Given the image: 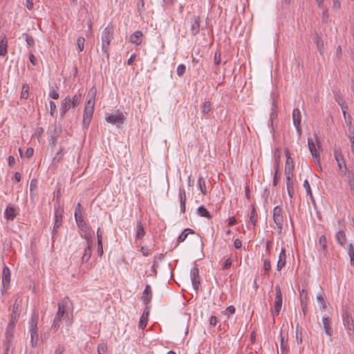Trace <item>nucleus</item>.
Masks as SVG:
<instances>
[{
    "label": "nucleus",
    "mask_w": 354,
    "mask_h": 354,
    "mask_svg": "<svg viewBox=\"0 0 354 354\" xmlns=\"http://www.w3.org/2000/svg\"><path fill=\"white\" fill-rule=\"evenodd\" d=\"M334 157L337 162L339 176L344 178L350 194L354 196V169H348L340 149L334 150Z\"/></svg>",
    "instance_id": "obj_1"
},
{
    "label": "nucleus",
    "mask_w": 354,
    "mask_h": 354,
    "mask_svg": "<svg viewBox=\"0 0 354 354\" xmlns=\"http://www.w3.org/2000/svg\"><path fill=\"white\" fill-rule=\"evenodd\" d=\"M96 89L92 88L88 93L87 100L85 103L82 124L84 128H88L93 118L95 106V96Z\"/></svg>",
    "instance_id": "obj_2"
},
{
    "label": "nucleus",
    "mask_w": 354,
    "mask_h": 354,
    "mask_svg": "<svg viewBox=\"0 0 354 354\" xmlns=\"http://www.w3.org/2000/svg\"><path fill=\"white\" fill-rule=\"evenodd\" d=\"M73 304L68 297H65L58 303V310L55 315L57 319H63L65 315L66 322L68 326H71L73 323Z\"/></svg>",
    "instance_id": "obj_3"
},
{
    "label": "nucleus",
    "mask_w": 354,
    "mask_h": 354,
    "mask_svg": "<svg viewBox=\"0 0 354 354\" xmlns=\"http://www.w3.org/2000/svg\"><path fill=\"white\" fill-rule=\"evenodd\" d=\"M113 26L109 24L101 33L102 51L106 55L108 59L109 57V46L113 39Z\"/></svg>",
    "instance_id": "obj_4"
},
{
    "label": "nucleus",
    "mask_w": 354,
    "mask_h": 354,
    "mask_svg": "<svg viewBox=\"0 0 354 354\" xmlns=\"http://www.w3.org/2000/svg\"><path fill=\"white\" fill-rule=\"evenodd\" d=\"M80 204L78 203L77 205V207L75 208V221L77 223V225L78 227L83 232H84L85 234H87L88 236L92 235L91 233V228L87 226L86 222L84 221L83 216L80 212Z\"/></svg>",
    "instance_id": "obj_5"
},
{
    "label": "nucleus",
    "mask_w": 354,
    "mask_h": 354,
    "mask_svg": "<svg viewBox=\"0 0 354 354\" xmlns=\"http://www.w3.org/2000/svg\"><path fill=\"white\" fill-rule=\"evenodd\" d=\"M273 220L277 225V230L279 234H281L283 229V211L280 206H276L273 209Z\"/></svg>",
    "instance_id": "obj_6"
},
{
    "label": "nucleus",
    "mask_w": 354,
    "mask_h": 354,
    "mask_svg": "<svg viewBox=\"0 0 354 354\" xmlns=\"http://www.w3.org/2000/svg\"><path fill=\"white\" fill-rule=\"evenodd\" d=\"M105 120L107 122L119 127L124 123L125 116L122 112L118 110L115 113L106 114Z\"/></svg>",
    "instance_id": "obj_7"
},
{
    "label": "nucleus",
    "mask_w": 354,
    "mask_h": 354,
    "mask_svg": "<svg viewBox=\"0 0 354 354\" xmlns=\"http://www.w3.org/2000/svg\"><path fill=\"white\" fill-rule=\"evenodd\" d=\"M48 133L50 134V138L48 140L49 144L53 148H54L56 146L57 140L62 133V128L57 124H54L49 128Z\"/></svg>",
    "instance_id": "obj_8"
},
{
    "label": "nucleus",
    "mask_w": 354,
    "mask_h": 354,
    "mask_svg": "<svg viewBox=\"0 0 354 354\" xmlns=\"http://www.w3.org/2000/svg\"><path fill=\"white\" fill-rule=\"evenodd\" d=\"M275 291H276V295H275V298H274V311L272 313L273 317L277 316L279 314V313L281 310L282 301H283L282 293H281V288H280L279 286H275Z\"/></svg>",
    "instance_id": "obj_9"
},
{
    "label": "nucleus",
    "mask_w": 354,
    "mask_h": 354,
    "mask_svg": "<svg viewBox=\"0 0 354 354\" xmlns=\"http://www.w3.org/2000/svg\"><path fill=\"white\" fill-rule=\"evenodd\" d=\"M201 19L198 16H192L187 21L192 36L196 35L200 31Z\"/></svg>",
    "instance_id": "obj_10"
},
{
    "label": "nucleus",
    "mask_w": 354,
    "mask_h": 354,
    "mask_svg": "<svg viewBox=\"0 0 354 354\" xmlns=\"http://www.w3.org/2000/svg\"><path fill=\"white\" fill-rule=\"evenodd\" d=\"M84 239L86 240L87 246L84 249V252L82 257V261L83 263L87 262L91 256V248L93 246V241H92V235L88 236L87 234H84Z\"/></svg>",
    "instance_id": "obj_11"
},
{
    "label": "nucleus",
    "mask_w": 354,
    "mask_h": 354,
    "mask_svg": "<svg viewBox=\"0 0 354 354\" xmlns=\"http://www.w3.org/2000/svg\"><path fill=\"white\" fill-rule=\"evenodd\" d=\"M192 284L194 289L197 291L201 285L199 270L196 266H194L190 271Z\"/></svg>",
    "instance_id": "obj_12"
},
{
    "label": "nucleus",
    "mask_w": 354,
    "mask_h": 354,
    "mask_svg": "<svg viewBox=\"0 0 354 354\" xmlns=\"http://www.w3.org/2000/svg\"><path fill=\"white\" fill-rule=\"evenodd\" d=\"M292 120L293 124L296 128L299 136L301 134V115L299 109H294L292 111Z\"/></svg>",
    "instance_id": "obj_13"
},
{
    "label": "nucleus",
    "mask_w": 354,
    "mask_h": 354,
    "mask_svg": "<svg viewBox=\"0 0 354 354\" xmlns=\"http://www.w3.org/2000/svg\"><path fill=\"white\" fill-rule=\"evenodd\" d=\"M16 323L13 322H10L7 326L6 330V346H10L12 343V339L14 337V333Z\"/></svg>",
    "instance_id": "obj_14"
},
{
    "label": "nucleus",
    "mask_w": 354,
    "mask_h": 354,
    "mask_svg": "<svg viewBox=\"0 0 354 354\" xmlns=\"http://www.w3.org/2000/svg\"><path fill=\"white\" fill-rule=\"evenodd\" d=\"M342 317L346 329L352 331L354 329V322L351 314L346 311L342 315Z\"/></svg>",
    "instance_id": "obj_15"
},
{
    "label": "nucleus",
    "mask_w": 354,
    "mask_h": 354,
    "mask_svg": "<svg viewBox=\"0 0 354 354\" xmlns=\"http://www.w3.org/2000/svg\"><path fill=\"white\" fill-rule=\"evenodd\" d=\"M20 304L16 300L12 306V313L10 315V321L17 323L21 313Z\"/></svg>",
    "instance_id": "obj_16"
},
{
    "label": "nucleus",
    "mask_w": 354,
    "mask_h": 354,
    "mask_svg": "<svg viewBox=\"0 0 354 354\" xmlns=\"http://www.w3.org/2000/svg\"><path fill=\"white\" fill-rule=\"evenodd\" d=\"M323 329L326 335L328 337L333 335V329L331 328L332 320L329 317H322Z\"/></svg>",
    "instance_id": "obj_17"
},
{
    "label": "nucleus",
    "mask_w": 354,
    "mask_h": 354,
    "mask_svg": "<svg viewBox=\"0 0 354 354\" xmlns=\"http://www.w3.org/2000/svg\"><path fill=\"white\" fill-rule=\"evenodd\" d=\"M152 299V291L150 285L147 284L145 286L144 291L142 293L141 299L145 305L149 304Z\"/></svg>",
    "instance_id": "obj_18"
},
{
    "label": "nucleus",
    "mask_w": 354,
    "mask_h": 354,
    "mask_svg": "<svg viewBox=\"0 0 354 354\" xmlns=\"http://www.w3.org/2000/svg\"><path fill=\"white\" fill-rule=\"evenodd\" d=\"M72 108V104L71 102V97H66L62 102L61 108H60V115L64 117L66 112Z\"/></svg>",
    "instance_id": "obj_19"
},
{
    "label": "nucleus",
    "mask_w": 354,
    "mask_h": 354,
    "mask_svg": "<svg viewBox=\"0 0 354 354\" xmlns=\"http://www.w3.org/2000/svg\"><path fill=\"white\" fill-rule=\"evenodd\" d=\"M10 281V270L7 266H4L2 272V285L4 288H8Z\"/></svg>",
    "instance_id": "obj_20"
},
{
    "label": "nucleus",
    "mask_w": 354,
    "mask_h": 354,
    "mask_svg": "<svg viewBox=\"0 0 354 354\" xmlns=\"http://www.w3.org/2000/svg\"><path fill=\"white\" fill-rule=\"evenodd\" d=\"M286 250L284 248H281L280 254L279 256V260L277 263V270L278 271L281 270V269L286 266Z\"/></svg>",
    "instance_id": "obj_21"
},
{
    "label": "nucleus",
    "mask_w": 354,
    "mask_h": 354,
    "mask_svg": "<svg viewBox=\"0 0 354 354\" xmlns=\"http://www.w3.org/2000/svg\"><path fill=\"white\" fill-rule=\"evenodd\" d=\"M308 146L309 151L313 158V159L315 160L317 162H319V155L316 148V145L314 143V142L308 139Z\"/></svg>",
    "instance_id": "obj_22"
},
{
    "label": "nucleus",
    "mask_w": 354,
    "mask_h": 354,
    "mask_svg": "<svg viewBox=\"0 0 354 354\" xmlns=\"http://www.w3.org/2000/svg\"><path fill=\"white\" fill-rule=\"evenodd\" d=\"M149 309H150V307L147 306L145 308L142 316L140 317V322H139V328L141 329H144L147 324L148 317L149 315Z\"/></svg>",
    "instance_id": "obj_23"
},
{
    "label": "nucleus",
    "mask_w": 354,
    "mask_h": 354,
    "mask_svg": "<svg viewBox=\"0 0 354 354\" xmlns=\"http://www.w3.org/2000/svg\"><path fill=\"white\" fill-rule=\"evenodd\" d=\"M143 34L140 30H136L132 35H131L129 38V41L132 44H135L136 45H140L142 43V38Z\"/></svg>",
    "instance_id": "obj_24"
},
{
    "label": "nucleus",
    "mask_w": 354,
    "mask_h": 354,
    "mask_svg": "<svg viewBox=\"0 0 354 354\" xmlns=\"http://www.w3.org/2000/svg\"><path fill=\"white\" fill-rule=\"evenodd\" d=\"M179 199H180V212L182 213L185 212L186 209V193L184 189H179Z\"/></svg>",
    "instance_id": "obj_25"
},
{
    "label": "nucleus",
    "mask_w": 354,
    "mask_h": 354,
    "mask_svg": "<svg viewBox=\"0 0 354 354\" xmlns=\"http://www.w3.org/2000/svg\"><path fill=\"white\" fill-rule=\"evenodd\" d=\"M55 224L53 227V232L56 230L62 225V215L59 209H55Z\"/></svg>",
    "instance_id": "obj_26"
},
{
    "label": "nucleus",
    "mask_w": 354,
    "mask_h": 354,
    "mask_svg": "<svg viewBox=\"0 0 354 354\" xmlns=\"http://www.w3.org/2000/svg\"><path fill=\"white\" fill-rule=\"evenodd\" d=\"M16 216L17 214L14 207L10 205H8L5 210V217L8 220L12 221L16 217Z\"/></svg>",
    "instance_id": "obj_27"
},
{
    "label": "nucleus",
    "mask_w": 354,
    "mask_h": 354,
    "mask_svg": "<svg viewBox=\"0 0 354 354\" xmlns=\"http://www.w3.org/2000/svg\"><path fill=\"white\" fill-rule=\"evenodd\" d=\"M145 235V231L142 225V221H141V220H139L137 221V224H136V239H141L144 237Z\"/></svg>",
    "instance_id": "obj_28"
},
{
    "label": "nucleus",
    "mask_w": 354,
    "mask_h": 354,
    "mask_svg": "<svg viewBox=\"0 0 354 354\" xmlns=\"http://www.w3.org/2000/svg\"><path fill=\"white\" fill-rule=\"evenodd\" d=\"M319 245L324 257L327 255V240L325 235H322L319 239Z\"/></svg>",
    "instance_id": "obj_29"
},
{
    "label": "nucleus",
    "mask_w": 354,
    "mask_h": 354,
    "mask_svg": "<svg viewBox=\"0 0 354 354\" xmlns=\"http://www.w3.org/2000/svg\"><path fill=\"white\" fill-rule=\"evenodd\" d=\"M335 239L341 246H344L346 241L345 232L343 230L338 231L335 234Z\"/></svg>",
    "instance_id": "obj_30"
},
{
    "label": "nucleus",
    "mask_w": 354,
    "mask_h": 354,
    "mask_svg": "<svg viewBox=\"0 0 354 354\" xmlns=\"http://www.w3.org/2000/svg\"><path fill=\"white\" fill-rule=\"evenodd\" d=\"M313 41L316 44L318 51L320 53V54H322V50L324 48V42L321 35H319V34H316L315 36L313 37Z\"/></svg>",
    "instance_id": "obj_31"
},
{
    "label": "nucleus",
    "mask_w": 354,
    "mask_h": 354,
    "mask_svg": "<svg viewBox=\"0 0 354 354\" xmlns=\"http://www.w3.org/2000/svg\"><path fill=\"white\" fill-rule=\"evenodd\" d=\"M197 214L198 216L201 217H205L208 219H210L212 217L210 213L208 212V210L204 205H201L198 207Z\"/></svg>",
    "instance_id": "obj_32"
},
{
    "label": "nucleus",
    "mask_w": 354,
    "mask_h": 354,
    "mask_svg": "<svg viewBox=\"0 0 354 354\" xmlns=\"http://www.w3.org/2000/svg\"><path fill=\"white\" fill-rule=\"evenodd\" d=\"M30 344L32 348H35L37 346L38 342V333L37 330L30 329Z\"/></svg>",
    "instance_id": "obj_33"
},
{
    "label": "nucleus",
    "mask_w": 354,
    "mask_h": 354,
    "mask_svg": "<svg viewBox=\"0 0 354 354\" xmlns=\"http://www.w3.org/2000/svg\"><path fill=\"white\" fill-rule=\"evenodd\" d=\"M162 256L163 255L162 254H160L158 256H156L154 258V260L153 261V265L151 266V271L153 272L152 275L154 277H156L157 274V268L158 267V265H159V261L162 260Z\"/></svg>",
    "instance_id": "obj_34"
},
{
    "label": "nucleus",
    "mask_w": 354,
    "mask_h": 354,
    "mask_svg": "<svg viewBox=\"0 0 354 354\" xmlns=\"http://www.w3.org/2000/svg\"><path fill=\"white\" fill-rule=\"evenodd\" d=\"M194 234V231L190 228H187L179 235L177 241L178 243L183 242L187 237L188 234Z\"/></svg>",
    "instance_id": "obj_35"
},
{
    "label": "nucleus",
    "mask_w": 354,
    "mask_h": 354,
    "mask_svg": "<svg viewBox=\"0 0 354 354\" xmlns=\"http://www.w3.org/2000/svg\"><path fill=\"white\" fill-rule=\"evenodd\" d=\"M280 350L281 354H287L288 351V339H285L282 335L281 336Z\"/></svg>",
    "instance_id": "obj_36"
},
{
    "label": "nucleus",
    "mask_w": 354,
    "mask_h": 354,
    "mask_svg": "<svg viewBox=\"0 0 354 354\" xmlns=\"http://www.w3.org/2000/svg\"><path fill=\"white\" fill-rule=\"evenodd\" d=\"M8 41L6 37H4L0 41V55L5 56L7 54Z\"/></svg>",
    "instance_id": "obj_37"
},
{
    "label": "nucleus",
    "mask_w": 354,
    "mask_h": 354,
    "mask_svg": "<svg viewBox=\"0 0 354 354\" xmlns=\"http://www.w3.org/2000/svg\"><path fill=\"white\" fill-rule=\"evenodd\" d=\"M82 98V94L80 93L75 94L72 98H71L72 108H76L80 104Z\"/></svg>",
    "instance_id": "obj_38"
},
{
    "label": "nucleus",
    "mask_w": 354,
    "mask_h": 354,
    "mask_svg": "<svg viewBox=\"0 0 354 354\" xmlns=\"http://www.w3.org/2000/svg\"><path fill=\"white\" fill-rule=\"evenodd\" d=\"M63 151H64V148L61 147L53 159L52 163L53 165H55L62 160V159L63 158V155H64Z\"/></svg>",
    "instance_id": "obj_39"
},
{
    "label": "nucleus",
    "mask_w": 354,
    "mask_h": 354,
    "mask_svg": "<svg viewBox=\"0 0 354 354\" xmlns=\"http://www.w3.org/2000/svg\"><path fill=\"white\" fill-rule=\"evenodd\" d=\"M317 301L320 304L321 309H322V310L326 309V302H325V299H324V293L322 292L319 294H317Z\"/></svg>",
    "instance_id": "obj_40"
},
{
    "label": "nucleus",
    "mask_w": 354,
    "mask_h": 354,
    "mask_svg": "<svg viewBox=\"0 0 354 354\" xmlns=\"http://www.w3.org/2000/svg\"><path fill=\"white\" fill-rule=\"evenodd\" d=\"M37 321H38V316L36 315H32L30 321V329H37Z\"/></svg>",
    "instance_id": "obj_41"
},
{
    "label": "nucleus",
    "mask_w": 354,
    "mask_h": 354,
    "mask_svg": "<svg viewBox=\"0 0 354 354\" xmlns=\"http://www.w3.org/2000/svg\"><path fill=\"white\" fill-rule=\"evenodd\" d=\"M348 254L350 256V263L354 266V246L351 243L348 245Z\"/></svg>",
    "instance_id": "obj_42"
},
{
    "label": "nucleus",
    "mask_w": 354,
    "mask_h": 354,
    "mask_svg": "<svg viewBox=\"0 0 354 354\" xmlns=\"http://www.w3.org/2000/svg\"><path fill=\"white\" fill-rule=\"evenodd\" d=\"M212 109V104L209 101H205L202 107V113L203 114H208Z\"/></svg>",
    "instance_id": "obj_43"
},
{
    "label": "nucleus",
    "mask_w": 354,
    "mask_h": 354,
    "mask_svg": "<svg viewBox=\"0 0 354 354\" xmlns=\"http://www.w3.org/2000/svg\"><path fill=\"white\" fill-rule=\"evenodd\" d=\"M29 86L27 84H24L21 93V99H27L28 97Z\"/></svg>",
    "instance_id": "obj_44"
},
{
    "label": "nucleus",
    "mask_w": 354,
    "mask_h": 354,
    "mask_svg": "<svg viewBox=\"0 0 354 354\" xmlns=\"http://www.w3.org/2000/svg\"><path fill=\"white\" fill-rule=\"evenodd\" d=\"M62 320V319L59 318L57 319V317H55L53 319V323L51 326V330H53L54 332H56L60 326Z\"/></svg>",
    "instance_id": "obj_45"
},
{
    "label": "nucleus",
    "mask_w": 354,
    "mask_h": 354,
    "mask_svg": "<svg viewBox=\"0 0 354 354\" xmlns=\"http://www.w3.org/2000/svg\"><path fill=\"white\" fill-rule=\"evenodd\" d=\"M198 186H199V188H200L201 192L203 194H206L205 182L201 176H200L198 178Z\"/></svg>",
    "instance_id": "obj_46"
},
{
    "label": "nucleus",
    "mask_w": 354,
    "mask_h": 354,
    "mask_svg": "<svg viewBox=\"0 0 354 354\" xmlns=\"http://www.w3.org/2000/svg\"><path fill=\"white\" fill-rule=\"evenodd\" d=\"M250 221L254 226L256 225L257 222V213L254 206H252V209L251 211Z\"/></svg>",
    "instance_id": "obj_47"
},
{
    "label": "nucleus",
    "mask_w": 354,
    "mask_h": 354,
    "mask_svg": "<svg viewBox=\"0 0 354 354\" xmlns=\"http://www.w3.org/2000/svg\"><path fill=\"white\" fill-rule=\"evenodd\" d=\"M299 300L300 303L308 301V293L304 289L299 290Z\"/></svg>",
    "instance_id": "obj_48"
},
{
    "label": "nucleus",
    "mask_w": 354,
    "mask_h": 354,
    "mask_svg": "<svg viewBox=\"0 0 354 354\" xmlns=\"http://www.w3.org/2000/svg\"><path fill=\"white\" fill-rule=\"evenodd\" d=\"M85 39L83 37H79L77 39V46L80 52L84 50Z\"/></svg>",
    "instance_id": "obj_49"
},
{
    "label": "nucleus",
    "mask_w": 354,
    "mask_h": 354,
    "mask_svg": "<svg viewBox=\"0 0 354 354\" xmlns=\"http://www.w3.org/2000/svg\"><path fill=\"white\" fill-rule=\"evenodd\" d=\"M293 169H294V165L292 164L291 165H290L289 164L286 165V167H285V176H286V177H287V176L292 177V176H293V173H292Z\"/></svg>",
    "instance_id": "obj_50"
},
{
    "label": "nucleus",
    "mask_w": 354,
    "mask_h": 354,
    "mask_svg": "<svg viewBox=\"0 0 354 354\" xmlns=\"http://www.w3.org/2000/svg\"><path fill=\"white\" fill-rule=\"evenodd\" d=\"M271 268V263L269 259H265L263 263L264 274L268 275Z\"/></svg>",
    "instance_id": "obj_51"
},
{
    "label": "nucleus",
    "mask_w": 354,
    "mask_h": 354,
    "mask_svg": "<svg viewBox=\"0 0 354 354\" xmlns=\"http://www.w3.org/2000/svg\"><path fill=\"white\" fill-rule=\"evenodd\" d=\"M24 37L25 38V40L27 43V44L29 46H33L34 44H35V41H34V39L33 37L30 35L28 33H24Z\"/></svg>",
    "instance_id": "obj_52"
},
{
    "label": "nucleus",
    "mask_w": 354,
    "mask_h": 354,
    "mask_svg": "<svg viewBox=\"0 0 354 354\" xmlns=\"http://www.w3.org/2000/svg\"><path fill=\"white\" fill-rule=\"evenodd\" d=\"M304 187L306 189L307 195H308L311 198H313V194H312L311 188H310V184L308 183V180L307 179H306L304 181Z\"/></svg>",
    "instance_id": "obj_53"
},
{
    "label": "nucleus",
    "mask_w": 354,
    "mask_h": 354,
    "mask_svg": "<svg viewBox=\"0 0 354 354\" xmlns=\"http://www.w3.org/2000/svg\"><path fill=\"white\" fill-rule=\"evenodd\" d=\"M185 71H186L185 65L181 64L178 66L176 72H177L178 75L181 77L184 75V73H185Z\"/></svg>",
    "instance_id": "obj_54"
},
{
    "label": "nucleus",
    "mask_w": 354,
    "mask_h": 354,
    "mask_svg": "<svg viewBox=\"0 0 354 354\" xmlns=\"http://www.w3.org/2000/svg\"><path fill=\"white\" fill-rule=\"evenodd\" d=\"M223 313L227 317H229L231 315L235 313V308L234 306H230L225 308Z\"/></svg>",
    "instance_id": "obj_55"
},
{
    "label": "nucleus",
    "mask_w": 354,
    "mask_h": 354,
    "mask_svg": "<svg viewBox=\"0 0 354 354\" xmlns=\"http://www.w3.org/2000/svg\"><path fill=\"white\" fill-rule=\"evenodd\" d=\"M214 62L215 65L218 66L221 62V54L220 51H216L214 54Z\"/></svg>",
    "instance_id": "obj_56"
},
{
    "label": "nucleus",
    "mask_w": 354,
    "mask_h": 354,
    "mask_svg": "<svg viewBox=\"0 0 354 354\" xmlns=\"http://www.w3.org/2000/svg\"><path fill=\"white\" fill-rule=\"evenodd\" d=\"M323 10H322V21L323 22H327L328 20V17H329V15H328V8H325L324 6V8H322Z\"/></svg>",
    "instance_id": "obj_57"
},
{
    "label": "nucleus",
    "mask_w": 354,
    "mask_h": 354,
    "mask_svg": "<svg viewBox=\"0 0 354 354\" xmlns=\"http://www.w3.org/2000/svg\"><path fill=\"white\" fill-rule=\"evenodd\" d=\"M36 188H37V180L33 179L31 180L30 184V192L31 198L33 196L32 191H33V189H35Z\"/></svg>",
    "instance_id": "obj_58"
},
{
    "label": "nucleus",
    "mask_w": 354,
    "mask_h": 354,
    "mask_svg": "<svg viewBox=\"0 0 354 354\" xmlns=\"http://www.w3.org/2000/svg\"><path fill=\"white\" fill-rule=\"evenodd\" d=\"M49 104H50V114L51 116H53L54 113L56 111L57 106H56L55 103L53 101H50Z\"/></svg>",
    "instance_id": "obj_59"
},
{
    "label": "nucleus",
    "mask_w": 354,
    "mask_h": 354,
    "mask_svg": "<svg viewBox=\"0 0 354 354\" xmlns=\"http://www.w3.org/2000/svg\"><path fill=\"white\" fill-rule=\"evenodd\" d=\"M232 260L231 259V258H227L223 265V270H227L228 268H230V266H232Z\"/></svg>",
    "instance_id": "obj_60"
},
{
    "label": "nucleus",
    "mask_w": 354,
    "mask_h": 354,
    "mask_svg": "<svg viewBox=\"0 0 354 354\" xmlns=\"http://www.w3.org/2000/svg\"><path fill=\"white\" fill-rule=\"evenodd\" d=\"M106 346L104 344H100L97 346V352L99 354H105L106 353Z\"/></svg>",
    "instance_id": "obj_61"
},
{
    "label": "nucleus",
    "mask_w": 354,
    "mask_h": 354,
    "mask_svg": "<svg viewBox=\"0 0 354 354\" xmlns=\"http://www.w3.org/2000/svg\"><path fill=\"white\" fill-rule=\"evenodd\" d=\"M64 351H65V347L63 345L59 344L57 346L54 354H62Z\"/></svg>",
    "instance_id": "obj_62"
},
{
    "label": "nucleus",
    "mask_w": 354,
    "mask_h": 354,
    "mask_svg": "<svg viewBox=\"0 0 354 354\" xmlns=\"http://www.w3.org/2000/svg\"><path fill=\"white\" fill-rule=\"evenodd\" d=\"M34 153V149L32 147H28L25 153V156L27 158H30Z\"/></svg>",
    "instance_id": "obj_63"
},
{
    "label": "nucleus",
    "mask_w": 354,
    "mask_h": 354,
    "mask_svg": "<svg viewBox=\"0 0 354 354\" xmlns=\"http://www.w3.org/2000/svg\"><path fill=\"white\" fill-rule=\"evenodd\" d=\"M49 96L54 100H57L59 98V93L56 90L53 89L50 91Z\"/></svg>",
    "instance_id": "obj_64"
}]
</instances>
